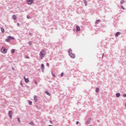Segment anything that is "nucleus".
Returning <instances> with one entry per match:
<instances>
[{"instance_id":"obj_27","label":"nucleus","mask_w":126,"mask_h":126,"mask_svg":"<svg viewBox=\"0 0 126 126\" xmlns=\"http://www.w3.org/2000/svg\"><path fill=\"white\" fill-rule=\"evenodd\" d=\"M52 75L54 77H56V75H55V74L52 73Z\"/></svg>"},{"instance_id":"obj_31","label":"nucleus","mask_w":126,"mask_h":126,"mask_svg":"<svg viewBox=\"0 0 126 126\" xmlns=\"http://www.w3.org/2000/svg\"><path fill=\"white\" fill-rule=\"evenodd\" d=\"M78 124H79V122L77 121V122H76V125H78Z\"/></svg>"},{"instance_id":"obj_32","label":"nucleus","mask_w":126,"mask_h":126,"mask_svg":"<svg viewBox=\"0 0 126 126\" xmlns=\"http://www.w3.org/2000/svg\"><path fill=\"white\" fill-rule=\"evenodd\" d=\"M121 7H122V9H125V8L123 6H122Z\"/></svg>"},{"instance_id":"obj_22","label":"nucleus","mask_w":126,"mask_h":126,"mask_svg":"<svg viewBox=\"0 0 126 126\" xmlns=\"http://www.w3.org/2000/svg\"><path fill=\"white\" fill-rule=\"evenodd\" d=\"M95 92H96V93L99 92V88H97L96 89Z\"/></svg>"},{"instance_id":"obj_21","label":"nucleus","mask_w":126,"mask_h":126,"mask_svg":"<svg viewBox=\"0 0 126 126\" xmlns=\"http://www.w3.org/2000/svg\"><path fill=\"white\" fill-rule=\"evenodd\" d=\"M71 52H72V50H71V49H69V54H71Z\"/></svg>"},{"instance_id":"obj_17","label":"nucleus","mask_w":126,"mask_h":126,"mask_svg":"<svg viewBox=\"0 0 126 126\" xmlns=\"http://www.w3.org/2000/svg\"><path fill=\"white\" fill-rule=\"evenodd\" d=\"M91 122V119H89L87 121V124H89V123Z\"/></svg>"},{"instance_id":"obj_19","label":"nucleus","mask_w":126,"mask_h":126,"mask_svg":"<svg viewBox=\"0 0 126 126\" xmlns=\"http://www.w3.org/2000/svg\"><path fill=\"white\" fill-rule=\"evenodd\" d=\"M15 52V50L14 49H12L11 50V53L12 54H13Z\"/></svg>"},{"instance_id":"obj_29","label":"nucleus","mask_w":126,"mask_h":126,"mask_svg":"<svg viewBox=\"0 0 126 126\" xmlns=\"http://www.w3.org/2000/svg\"><path fill=\"white\" fill-rule=\"evenodd\" d=\"M29 18H30V16L29 15H28L27 16V19H29Z\"/></svg>"},{"instance_id":"obj_36","label":"nucleus","mask_w":126,"mask_h":126,"mask_svg":"<svg viewBox=\"0 0 126 126\" xmlns=\"http://www.w3.org/2000/svg\"><path fill=\"white\" fill-rule=\"evenodd\" d=\"M46 65L49 66V63H47Z\"/></svg>"},{"instance_id":"obj_6","label":"nucleus","mask_w":126,"mask_h":126,"mask_svg":"<svg viewBox=\"0 0 126 126\" xmlns=\"http://www.w3.org/2000/svg\"><path fill=\"white\" fill-rule=\"evenodd\" d=\"M8 115H9V116L10 117V118L11 119V118H12V111H9Z\"/></svg>"},{"instance_id":"obj_3","label":"nucleus","mask_w":126,"mask_h":126,"mask_svg":"<svg viewBox=\"0 0 126 126\" xmlns=\"http://www.w3.org/2000/svg\"><path fill=\"white\" fill-rule=\"evenodd\" d=\"M28 4H32L34 2V0H27Z\"/></svg>"},{"instance_id":"obj_30","label":"nucleus","mask_w":126,"mask_h":126,"mask_svg":"<svg viewBox=\"0 0 126 126\" xmlns=\"http://www.w3.org/2000/svg\"><path fill=\"white\" fill-rule=\"evenodd\" d=\"M121 3H124V0H122L121 1Z\"/></svg>"},{"instance_id":"obj_2","label":"nucleus","mask_w":126,"mask_h":126,"mask_svg":"<svg viewBox=\"0 0 126 126\" xmlns=\"http://www.w3.org/2000/svg\"><path fill=\"white\" fill-rule=\"evenodd\" d=\"M1 52L2 54H6L7 53V49H5V47H3L1 48Z\"/></svg>"},{"instance_id":"obj_28","label":"nucleus","mask_w":126,"mask_h":126,"mask_svg":"<svg viewBox=\"0 0 126 126\" xmlns=\"http://www.w3.org/2000/svg\"><path fill=\"white\" fill-rule=\"evenodd\" d=\"M30 125H31V126H33V122H31V123H30Z\"/></svg>"},{"instance_id":"obj_5","label":"nucleus","mask_w":126,"mask_h":126,"mask_svg":"<svg viewBox=\"0 0 126 126\" xmlns=\"http://www.w3.org/2000/svg\"><path fill=\"white\" fill-rule=\"evenodd\" d=\"M24 78L26 83H28V82H29V79H28V78H26L25 76L24 77Z\"/></svg>"},{"instance_id":"obj_12","label":"nucleus","mask_w":126,"mask_h":126,"mask_svg":"<svg viewBox=\"0 0 126 126\" xmlns=\"http://www.w3.org/2000/svg\"><path fill=\"white\" fill-rule=\"evenodd\" d=\"M8 37H9V39H10V40H14V37H13L12 36H9Z\"/></svg>"},{"instance_id":"obj_1","label":"nucleus","mask_w":126,"mask_h":126,"mask_svg":"<svg viewBox=\"0 0 126 126\" xmlns=\"http://www.w3.org/2000/svg\"><path fill=\"white\" fill-rule=\"evenodd\" d=\"M40 59H41V60H43V58H44V57H45V55H46V52H45V51L42 50L41 52H40Z\"/></svg>"},{"instance_id":"obj_14","label":"nucleus","mask_w":126,"mask_h":126,"mask_svg":"<svg viewBox=\"0 0 126 126\" xmlns=\"http://www.w3.org/2000/svg\"><path fill=\"white\" fill-rule=\"evenodd\" d=\"M6 42H10V39L8 36L7 37V38L6 39Z\"/></svg>"},{"instance_id":"obj_34","label":"nucleus","mask_w":126,"mask_h":126,"mask_svg":"<svg viewBox=\"0 0 126 126\" xmlns=\"http://www.w3.org/2000/svg\"><path fill=\"white\" fill-rule=\"evenodd\" d=\"M85 5H87V3H86V2H85Z\"/></svg>"},{"instance_id":"obj_10","label":"nucleus","mask_w":126,"mask_h":126,"mask_svg":"<svg viewBox=\"0 0 126 126\" xmlns=\"http://www.w3.org/2000/svg\"><path fill=\"white\" fill-rule=\"evenodd\" d=\"M119 35H121V32H117L116 34H115V37H118L119 36Z\"/></svg>"},{"instance_id":"obj_33","label":"nucleus","mask_w":126,"mask_h":126,"mask_svg":"<svg viewBox=\"0 0 126 126\" xmlns=\"http://www.w3.org/2000/svg\"><path fill=\"white\" fill-rule=\"evenodd\" d=\"M123 97H126V94H124L123 95Z\"/></svg>"},{"instance_id":"obj_7","label":"nucleus","mask_w":126,"mask_h":126,"mask_svg":"<svg viewBox=\"0 0 126 126\" xmlns=\"http://www.w3.org/2000/svg\"><path fill=\"white\" fill-rule=\"evenodd\" d=\"M79 31H80V27H79V26H77L76 27V32H78Z\"/></svg>"},{"instance_id":"obj_11","label":"nucleus","mask_w":126,"mask_h":126,"mask_svg":"<svg viewBox=\"0 0 126 126\" xmlns=\"http://www.w3.org/2000/svg\"><path fill=\"white\" fill-rule=\"evenodd\" d=\"M12 17H13L14 20H16V19L17 18V17H16V16L15 15H13L12 16Z\"/></svg>"},{"instance_id":"obj_18","label":"nucleus","mask_w":126,"mask_h":126,"mask_svg":"<svg viewBox=\"0 0 126 126\" xmlns=\"http://www.w3.org/2000/svg\"><path fill=\"white\" fill-rule=\"evenodd\" d=\"M121 96V94L120 93L116 94V97H120Z\"/></svg>"},{"instance_id":"obj_9","label":"nucleus","mask_w":126,"mask_h":126,"mask_svg":"<svg viewBox=\"0 0 126 126\" xmlns=\"http://www.w3.org/2000/svg\"><path fill=\"white\" fill-rule=\"evenodd\" d=\"M34 102H37V101H38V98H37V96H34Z\"/></svg>"},{"instance_id":"obj_20","label":"nucleus","mask_w":126,"mask_h":126,"mask_svg":"<svg viewBox=\"0 0 126 126\" xmlns=\"http://www.w3.org/2000/svg\"><path fill=\"white\" fill-rule=\"evenodd\" d=\"M99 22H100V20H97L95 22V23L97 24H98Z\"/></svg>"},{"instance_id":"obj_38","label":"nucleus","mask_w":126,"mask_h":126,"mask_svg":"<svg viewBox=\"0 0 126 126\" xmlns=\"http://www.w3.org/2000/svg\"><path fill=\"white\" fill-rule=\"evenodd\" d=\"M52 126V125H49V126Z\"/></svg>"},{"instance_id":"obj_15","label":"nucleus","mask_w":126,"mask_h":126,"mask_svg":"<svg viewBox=\"0 0 126 126\" xmlns=\"http://www.w3.org/2000/svg\"><path fill=\"white\" fill-rule=\"evenodd\" d=\"M45 93L46 94H47V95H48V96H51V94H50V93H49V92L45 91Z\"/></svg>"},{"instance_id":"obj_25","label":"nucleus","mask_w":126,"mask_h":126,"mask_svg":"<svg viewBox=\"0 0 126 126\" xmlns=\"http://www.w3.org/2000/svg\"><path fill=\"white\" fill-rule=\"evenodd\" d=\"M61 77L63 76V73H62L61 74Z\"/></svg>"},{"instance_id":"obj_26","label":"nucleus","mask_w":126,"mask_h":126,"mask_svg":"<svg viewBox=\"0 0 126 126\" xmlns=\"http://www.w3.org/2000/svg\"><path fill=\"white\" fill-rule=\"evenodd\" d=\"M29 105H31L32 104V101H30L29 102Z\"/></svg>"},{"instance_id":"obj_35","label":"nucleus","mask_w":126,"mask_h":126,"mask_svg":"<svg viewBox=\"0 0 126 126\" xmlns=\"http://www.w3.org/2000/svg\"><path fill=\"white\" fill-rule=\"evenodd\" d=\"M20 24L19 23H17V26H19Z\"/></svg>"},{"instance_id":"obj_16","label":"nucleus","mask_w":126,"mask_h":126,"mask_svg":"<svg viewBox=\"0 0 126 126\" xmlns=\"http://www.w3.org/2000/svg\"><path fill=\"white\" fill-rule=\"evenodd\" d=\"M1 31L2 32V33H4V29H3V28H1Z\"/></svg>"},{"instance_id":"obj_13","label":"nucleus","mask_w":126,"mask_h":126,"mask_svg":"<svg viewBox=\"0 0 126 126\" xmlns=\"http://www.w3.org/2000/svg\"><path fill=\"white\" fill-rule=\"evenodd\" d=\"M8 37H9V39H10V40H14V37H13L12 36H9Z\"/></svg>"},{"instance_id":"obj_4","label":"nucleus","mask_w":126,"mask_h":126,"mask_svg":"<svg viewBox=\"0 0 126 126\" xmlns=\"http://www.w3.org/2000/svg\"><path fill=\"white\" fill-rule=\"evenodd\" d=\"M69 55L70 56V57L71 58H72V59H74V58H75V55H74V54H73L72 53H69Z\"/></svg>"},{"instance_id":"obj_23","label":"nucleus","mask_w":126,"mask_h":126,"mask_svg":"<svg viewBox=\"0 0 126 126\" xmlns=\"http://www.w3.org/2000/svg\"><path fill=\"white\" fill-rule=\"evenodd\" d=\"M34 83H35V84H36V85H38V83H37V81L34 80Z\"/></svg>"},{"instance_id":"obj_24","label":"nucleus","mask_w":126,"mask_h":126,"mask_svg":"<svg viewBox=\"0 0 126 126\" xmlns=\"http://www.w3.org/2000/svg\"><path fill=\"white\" fill-rule=\"evenodd\" d=\"M17 120H18L19 123H20V119L19 118H17Z\"/></svg>"},{"instance_id":"obj_8","label":"nucleus","mask_w":126,"mask_h":126,"mask_svg":"<svg viewBox=\"0 0 126 126\" xmlns=\"http://www.w3.org/2000/svg\"><path fill=\"white\" fill-rule=\"evenodd\" d=\"M41 68L42 71H43L44 69H45V66H44V64H41Z\"/></svg>"},{"instance_id":"obj_37","label":"nucleus","mask_w":126,"mask_h":126,"mask_svg":"<svg viewBox=\"0 0 126 126\" xmlns=\"http://www.w3.org/2000/svg\"><path fill=\"white\" fill-rule=\"evenodd\" d=\"M30 45H31V42H30Z\"/></svg>"}]
</instances>
